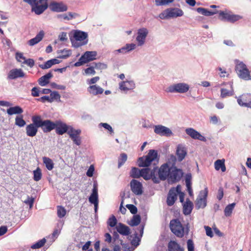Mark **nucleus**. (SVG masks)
<instances>
[{
    "label": "nucleus",
    "instance_id": "393cba45",
    "mask_svg": "<svg viewBox=\"0 0 251 251\" xmlns=\"http://www.w3.org/2000/svg\"><path fill=\"white\" fill-rule=\"evenodd\" d=\"M116 229L120 234L125 236H128L130 234V229L127 226L119 223L116 226Z\"/></svg>",
    "mask_w": 251,
    "mask_h": 251
},
{
    "label": "nucleus",
    "instance_id": "7c9ffc66",
    "mask_svg": "<svg viewBox=\"0 0 251 251\" xmlns=\"http://www.w3.org/2000/svg\"><path fill=\"white\" fill-rule=\"evenodd\" d=\"M193 204L190 200L187 199L183 206V214L185 215H189L193 209Z\"/></svg>",
    "mask_w": 251,
    "mask_h": 251
},
{
    "label": "nucleus",
    "instance_id": "2f4dec72",
    "mask_svg": "<svg viewBox=\"0 0 251 251\" xmlns=\"http://www.w3.org/2000/svg\"><path fill=\"white\" fill-rule=\"evenodd\" d=\"M169 12V16L170 18H176L182 16L183 15V11L179 8H174L172 9H168Z\"/></svg>",
    "mask_w": 251,
    "mask_h": 251
},
{
    "label": "nucleus",
    "instance_id": "58836bf2",
    "mask_svg": "<svg viewBox=\"0 0 251 251\" xmlns=\"http://www.w3.org/2000/svg\"><path fill=\"white\" fill-rule=\"evenodd\" d=\"M235 203L233 202L227 205L226 207L224 210V213L226 217H229L231 215L232 211L235 206Z\"/></svg>",
    "mask_w": 251,
    "mask_h": 251
},
{
    "label": "nucleus",
    "instance_id": "412c9836",
    "mask_svg": "<svg viewBox=\"0 0 251 251\" xmlns=\"http://www.w3.org/2000/svg\"><path fill=\"white\" fill-rule=\"evenodd\" d=\"M185 132L187 134L189 135L194 139H198L200 141H205V138L201 135L199 132L192 128H188L186 129Z\"/></svg>",
    "mask_w": 251,
    "mask_h": 251
},
{
    "label": "nucleus",
    "instance_id": "a878e982",
    "mask_svg": "<svg viewBox=\"0 0 251 251\" xmlns=\"http://www.w3.org/2000/svg\"><path fill=\"white\" fill-rule=\"evenodd\" d=\"M176 154L179 161H182L187 154L186 149L182 145L179 144L177 146Z\"/></svg>",
    "mask_w": 251,
    "mask_h": 251
},
{
    "label": "nucleus",
    "instance_id": "8fccbe9b",
    "mask_svg": "<svg viewBox=\"0 0 251 251\" xmlns=\"http://www.w3.org/2000/svg\"><path fill=\"white\" fill-rule=\"evenodd\" d=\"M174 0H155L156 6L167 5L172 3Z\"/></svg>",
    "mask_w": 251,
    "mask_h": 251
},
{
    "label": "nucleus",
    "instance_id": "72a5a7b5",
    "mask_svg": "<svg viewBox=\"0 0 251 251\" xmlns=\"http://www.w3.org/2000/svg\"><path fill=\"white\" fill-rule=\"evenodd\" d=\"M23 112V109L19 106L10 107L7 109V113L9 115L13 114H21Z\"/></svg>",
    "mask_w": 251,
    "mask_h": 251
},
{
    "label": "nucleus",
    "instance_id": "e2e57ef3",
    "mask_svg": "<svg viewBox=\"0 0 251 251\" xmlns=\"http://www.w3.org/2000/svg\"><path fill=\"white\" fill-rule=\"evenodd\" d=\"M159 17L161 19H167L170 18V16H169L168 9H167L164 12L161 13L159 15Z\"/></svg>",
    "mask_w": 251,
    "mask_h": 251
},
{
    "label": "nucleus",
    "instance_id": "680f3d73",
    "mask_svg": "<svg viewBox=\"0 0 251 251\" xmlns=\"http://www.w3.org/2000/svg\"><path fill=\"white\" fill-rule=\"evenodd\" d=\"M242 17L238 15L231 14L229 22H235L241 19Z\"/></svg>",
    "mask_w": 251,
    "mask_h": 251
},
{
    "label": "nucleus",
    "instance_id": "2eb2a0df",
    "mask_svg": "<svg viewBox=\"0 0 251 251\" xmlns=\"http://www.w3.org/2000/svg\"><path fill=\"white\" fill-rule=\"evenodd\" d=\"M54 126L55 132L58 135H63L65 133H68L70 129L66 124L60 120H57L54 122Z\"/></svg>",
    "mask_w": 251,
    "mask_h": 251
},
{
    "label": "nucleus",
    "instance_id": "473e14b6",
    "mask_svg": "<svg viewBox=\"0 0 251 251\" xmlns=\"http://www.w3.org/2000/svg\"><path fill=\"white\" fill-rule=\"evenodd\" d=\"M59 61L57 59H52L46 62L44 64L39 65V67L42 69L50 68L52 66L58 64Z\"/></svg>",
    "mask_w": 251,
    "mask_h": 251
},
{
    "label": "nucleus",
    "instance_id": "f03ea898",
    "mask_svg": "<svg viewBox=\"0 0 251 251\" xmlns=\"http://www.w3.org/2000/svg\"><path fill=\"white\" fill-rule=\"evenodd\" d=\"M235 71L238 76L245 80H251V75L246 65L243 62L238 60L235 61Z\"/></svg>",
    "mask_w": 251,
    "mask_h": 251
},
{
    "label": "nucleus",
    "instance_id": "864d4df0",
    "mask_svg": "<svg viewBox=\"0 0 251 251\" xmlns=\"http://www.w3.org/2000/svg\"><path fill=\"white\" fill-rule=\"evenodd\" d=\"M61 54L59 57L61 58H66L69 57L72 53L71 50H70L64 49L61 51Z\"/></svg>",
    "mask_w": 251,
    "mask_h": 251
},
{
    "label": "nucleus",
    "instance_id": "7ed1b4c3",
    "mask_svg": "<svg viewBox=\"0 0 251 251\" xmlns=\"http://www.w3.org/2000/svg\"><path fill=\"white\" fill-rule=\"evenodd\" d=\"M169 159L173 162V164L171 167L170 173L168 178L174 182L178 181L182 176V171L174 166L176 161V157L175 155H171Z\"/></svg>",
    "mask_w": 251,
    "mask_h": 251
},
{
    "label": "nucleus",
    "instance_id": "79ce46f5",
    "mask_svg": "<svg viewBox=\"0 0 251 251\" xmlns=\"http://www.w3.org/2000/svg\"><path fill=\"white\" fill-rule=\"evenodd\" d=\"M233 95V91H229L225 88H222L221 89V96L220 97L224 99L227 97L232 96Z\"/></svg>",
    "mask_w": 251,
    "mask_h": 251
},
{
    "label": "nucleus",
    "instance_id": "ddd939ff",
    "mask_svg": "<svg viewBox=\"0 0 251 251\" xmlns=\"http://www.w3.org/2000/svg\"><path fill=\"white\" fill-rule=\"evenodd\" d=\"M208 192L207 187L200 192L196 201V206L198 207V208H204L206 206Z\"/></svg>",
    "mask_w": 251,
    "mask_h": 251
},
{
    "label": "nucleus",
    "instance_id": "4c0bfd02",
    "mask_svg": "<svg viewBox=\"0 0 251 251\" xmlns=\"http://www.w3.org/2000/svg\"><path fill=\"white\" fill-rule=\"evenodd\" d=\"M79 15L76 13L69 12L68 15L66 14L58 15V18L62 19L65 20H70L73 18L78 17Z\"/></svg>",
    "mask_w": 251,
    "mask_h": 251
},
{
    "label": "nucleus",
    "instance_id": "39448f33",
    "mask_svg": "<svg viewBox=\"0 0 251 251\" xmlns=\"http://www.w3.org/2000/svg\"><path fill=\"white\" fill-rule=\"evenodd\" d=\"M74 39H71L72 45L75 48H78L87 43V34L84 32L76 31L74 35Z\"/></svg>",
    "mask_w": 251,
    "mask_h": 251
},
{
    "label": "nucleus",
    "instance_id": "a18cd8bd",
    "mask_svg": "<svg viewBox=\"0 0 251 251\" xmlns=\"http://www.w3.org/2000/svg\"><path fill=\"white\" fill-rule=\"evenodd\" d=\"M141 222V217L139 215H136L133 216L132 219L131 220L130 223L129 225L131 226H138Z\"/></svg>",
    "mask_w": 251,
    "mask_h": 251
},
{
    "label": "nucleus",
    "instance_id": "09e8293b",
    "mask_svg": "<svg viewBox=\"0 0 251 251\" xmlns=\"http://www.w3.org/2000/svg\"><path fill=\"white\" fill-rule=\"evenodd\" d=\"M127 156L125 153L121 154L118 159V168H120L127 160Z\"/></svg>",
    "mask_w": 251,
    "mask_h": 251
},
{
    "label": "nucleus",
    "instance_id": "f3484780",
    "mask_svg": "<svg viewBox=\"0 0 251 251\" xmlns=\"http://www.w3.org/2000/svg\"><path fill=\"white\" fill-rule=\"evenodd\" d=\"M131 190L137 195H141L143 193V187L141 182L136 179H132L130 183Z\"/></svg>",
    "mask_w": 251,
    "mask_h": 251
},
{
    "label": "nucleus",
    "instance_id": "c85d7f7f",
    "mask_svg": "<svg viewBox=\"0 0 251 251\" xmlns=\"http://www.w3.org/2000/svg\"><path fill=\"white\" fill-rule=\"evenodd\" d=\"M53 76L51 72L42 76L38 79V83L41 86H44L49 83V79Z\"/></svg>",
    "mask_w": 251,
    "mask_h": 251
},
{
    "label": "nucleus",
    "instance_id": "6ab92c4d",
    "mask_svg": "<svg viewBox=\"0 0 251 251\" xmlns=\"http://www.w3.org/2000/svg\"><path fill=\"white\" fill-rule=\"evenodd\" d=\"M89 201L90 203L94 204L95 210L96 212L98 207L99 200L98 188L96 185H94L92 193L89 198Z\"/></svg>",
    "mask_w": 251,
    "mask_h": 251
},
{
    "label": "nucleus",
    "instance_id": "0e129e2a",
    "mask_svg": "<svg viewBox=\"0 0 251 251\" xmlns=\"http://www.w3.org/2000/svg\"><path fill=\"white\" fill-rule=\"evenodd\" d=\"M16 58L18 61L22 63L24 61H25V57L24 56L22 53L17 52L16 54Z\"/></svg>",
    "mask_w": 251,
    "mask_h": 251
},
{
    "label": "nucleus",
    "instance_id": "6e6552de",
    "mask_svg": "<svg viewBox=\"0 0 251 251\" xmlns=\"http://www.w3.org/2000/svg\"><path fill=\"white\" fill-rule=\"evenodd\" d=\"M97 55V52L95 51H86L79 59L78 61L75 63V66H80L86 63L96 59Z\"/></svg>",
    "mask_w": 251,
    "mask_h": 251
},
{
    "label": "nucleus",
    "instance_id": "1a4fd4ad",
    "mask_svg": "<svg viewBox=\"0 0 251 251\" xmlns=\"http://www.w3.org/2000/svg\"><path fill=\"white\" fill-rule=\"evenodd\" d=\"M181 187L177 185L176 187H172L169 190L167 198V204L168 206H172L177 200L178 193L180 192Z\"/></svg>",
    "mask_w": 251,
    "mask_h": 251
},
{
    "label": "nucleus",
    "instance_id": "de8ad7c7",
    "mask_svg": "<svg viewBox=\"0 0 251 251\" xmlns=\"http://www.w3.org/2000/svg\"><path fill=\"white\" fill-rule=\"evenodd\" d=\"M26 123L23 119V116L20 115V116H17L15 118V125L19 126V127H23L25 125Z\"/></svg>",
    "mask_w": 251,
    "mask_h": 251
},
{
    "label": "nucleus",
    "instance_id": "e433bc0d",
    "mask_svg": "<svg viewBox=\"0 0 251 251\" xmlns=\"http://www.w3.org/2000/svg\"><path fill=\"white\" fill-rule=\"evenodd\" d=\"M135 48V45L134 44H127L126 45L120 49L119 50H116V51L119 53H125L127 52L130 50H134Z\"/></svg>",
    "mask_w": 251,
    "mask_h": 251
},
{
    "label": "nucleus",
    "instance_id": "4468645a",
    "mask_svg": "<svg viewBox=\"0 0 251 251\" xmlns=\"http://www.w3.org/2000/svg\"><path fill=\"white\" fill-rule=\"evenodd\" d=\"M238 104L241 106H244L251 108V94L245 93L237 98Z\"/></svg>",
    "mask_w": 251,
    "mask_h": 251
},
{
    "label": "nucleus",
    "instance_id": "4d7b16f0",
    "mask_svg": "<svg viewBox=\"0 0 251 251\" xmlns=\"http://www.w3.org/2000/svg\"><path fill=\"white\" fill-rule=\"evenodd\" d=\"M126 207L129 210L132 214H135L137 213V208L135 205L133 204H127Z\"/></svg>",
    "mask_w": 251,
    "mask_h": 251
},
{
    "label": "nucleus",
    "instance_id": "c756f323",
    "mask_svg": "<svg viewBox=\"0 0 251 251\" xmlns=\"http://www.w3.org/2000/svg\"><path fill=\"white\" fill-rule=\"evenodd\" d=\"M44 31L42 30L40 31L39 33L37 34L34 38L29 40L28 41V44L30 46H32L37 44L42 40L43 38L44 37Z\"/></svg>",
    "mask_w": 251,
    "mask_h": 251
},
{
    "label": "nucleus",
    "instance_id": "20e7f679",
    "mask_svg": "<svg viewBox=\"0 0 251 251\" xmlns=\"http://www.w3.org/2000/svg\"><path fill=\"white\" fill-rule=\"evenodd\" d=\"M157 156V151L154 150H151L146 156L139 158L138 160V166L139 167H149L151 165V162L156 158Z\"/></svg>",
    "mask_w": 251,
    "mask_h": 251
},
{
    "label": "nucleus",
    "instance_id": "c03bdc74",
    "mask_svg": "<svg viewBox=\"0 0 251 251\" xmlns=\"http://www.w3.org/2000/svg\"><path fill=\"white\" fill-rule=\"evenodd\" d=\"M219 15V18L221 20H226L227 21H229L230 17L231 16V14L224 12L222 11H218Z\"/></svg>",
    "mask_w": 251,
    "mask_h": 251
},
{
    "label": "nucleus",
    "instance_id": "338daca9",
    "mask_svg": "<svg viewBox=\"0 0 251 251\" xmlns=\"http://www.w3.org/2000/svg\"><path fill=\"white\" fill-rule=\"evenodd\" d=\"M40 91L37 87H33L31 89V95L33 97H38L39 96Z\"/></svg>",
    "mask_w": 251,
    "mask_h": 251
},
{
    "label": "nucleus",
    "instance_id": "f8f14e48",
    "mask_svg": "<svg viewBox=\"0 0 251 251\" xmlns=\"http://www.w3.org/2000/svg\"><path fill=\"white\" fill-rule=\"evenodd\" d=\"M81 132L80 129H75L73 127H71L68 131V134L70 138L74 143L77 146H79L81 144V139L80 136Z\"/></svg>",
    "mask_w": 251,
    "mask_h": 251
},
{
    "label": "nucleus",
    "instance_id": "f257e3e1",
    "mask_svg": "<svg viewBox=\"0 0 251 251\" xmlns=\"http://www.w3.org/2000/svg\"><path fill=\"white\" fill-rule=\"evenodd\" d=\"M154 168L156 169L155 176L153 175L154 183H158L161 180H165L169 177L171 169L169 162L162 164L159 169L157 167H154Z\"/></svg>",
    "mask_w": 251,
    "mask_h": 251
},
{
    "label": "nucleus",
    "instance_id": "6e6d98bb",
    "mask_svg": "<svg viewBox=\"0 0 251 251\" xmlns=\"http://www.w3.org/2000/svg\"><path fill=\"white\" fill-rule=\"evenodd\" d=\"M92 65L94 66V68H96L97 69H100V70L104 69H106L107 67L106 65H105L103 63H100V62H99V63L94 62L92 63Z\"/></svg>",
    "mask_w": 251,
    "mask_h": 251
},
{
    "label": "nucleus",
    "instance_id": "69168bd1",
    "mask_svg": "<svg viewBox=\"0 0 251 251\" xmlns=\"http://www.w3.org/2000/svg\"><path fill=\"white\" fill-rule=\"evenodd\" d=\"M37 100L38 101H41L42 102H45L46 101H48L49 102H51L50 100V96H44L39 99H37Z\"/></svg>",
    "mask_w": 251,
    "mask_h": 251
},
{
    "label": "nucleus",
    "instance_id": "dca6fc26",
    "mask_svg": "<svg viewBox=\"0 0 251 251\" xmlns=\"http://www.w3.org/2000/svg\"><path fill=\"white\" fill-rule=\"evenodd\" d=\"M49 7L51 11L56 12H65L68 10L67 5L62 2H51L49 5Z\"/></svg>",
    "mask_w": 251,
    "mask_h": 251
},
{
    "label": "nucleus",
    "instance_id": "774afa93",
    "mask_svg": "<svg viewBox=\"0 0 251 251\" xmlns=\"http://www.w3.org/2000/svg\"><path fill=\"white\" fill-rule=\"evenodd\" d=\"M34 201V199L33 198L28 197L27 200H25L24 202L27 204H28L30 207H31L33 206Z\"/></svg>",
    "mask_w": 251,
    "mask_h": 251
},
{
    "label": "nucleus",
    "instance_id": "aec40b11",
    "mask_svg": "<svg viewBox=\"0 0 251 251\" xmlns=\"http://www.w3.org/2000/svg\"><path fill=\"white\" fill-rule=\"evenodd\" d=\"M25 76V74L21 69H13L9 72L7 78L9 79H15Z\"/></svg>",
    "mask_w": 251,
    "mask_h": 251
},
{
    "label": "nucleus",
    "instance_id": "4be33fe9",
    "mask_svg": "<svg viewBox=\"0 0 251 251\" xmlns=\"http://www.w3.org/2000/svg\"><path fill=\"white\" fill-rule=\"evenodd\" d=\"M156 169L153 168L150 170L149 168H144L141 170V176L143 177L145 180L151 179L153 181V175L155 176Z\"/></svg>",
    "mask_w": 251,
    "mask_h": 251
},
{
    "label": "nucleus",
    "instance_id": "a19ab883",
    "mask_svg": "<svg viewBox=\"0 0 251 251\" xmlns=\"http://www.w3.org/2000/svg\"><path fill=\"white\" fill-rule=\"evenodd\" d=\"M43 160L48 170L50 171L53 169L54 164L51 159L49 157H44L43 158Z\"/></svg>",
    "mask_w": 251,
    "mask_h": 251
},
{
    "label": "nucleus",
    "instance_id": "9d476101",
    "mask_svg": "<svg viewBox=\"0 0 251 251\" xmlns=\"http://www.w3.org/2000/svg\"><path fill=\"white\" fill-rule=\"evenodd\" d=\"M31 120L32 123L26 126L25 127V131L27 136L29 137H34L37 134L38 129L39 126L36 124V121H37L36 115L32 117Z\"/></svg>",
    "mask_w": 251,
    "mask_h": 251
},
{
    "label": "nucleus",
    "instance_id": "b1692460",
    "mask_svg": "<svg viewBox=\"0 0 251 251\" xmlns=\"http://www.w3.org/2000/svg\"><path fill=\"white\" fill-rule=\"evenodd\" d=\"M148 33V32L146 28H143L139 29L136 37V40L138 42V45L141 46L144 44Z\"/></svg>",
    "mask_w": 251,
    "mask_h": 251
},
{
    "label": "nucleus",
    "instance_id": "c9c22d12",
    "mask_svg": "<svg viewBox=\"0 0 251 251\" xmlns=\"http://www.w3.org/2000/svg\"><path fill=\"white\" fill-rule=\"evenodd\" d=\"M197 11L202 15L207 16H212L218 13V11L217 10L211 11L202 7L198 8Z\"/></svg>",
    "mask_w": 251,
    "mask_h": 251
},
{
    "label": "nucleus",
    "instance_id": "0eeeda50",
    "mask_svg": "<svg viewBox=\"0 0 251 251\" xmlns=\"http://www.w3.org/2000/svg\"><path fill=\"white\" fill-rule=\"evenodd\" d=\"M36 117L37 120L36 124L42 128L44 132H49L54 129V122L50 120L43 121L39 115H36Z\"/></svg>",
    "mask_w": 251,
    "mask_h": 251
},
{
    "label": "nucleus",
    "instance_id": "cd10ccee",
    "mask_svg": "<svg viewBox=\"0 0 251 251\" xmlns=\"http://www.w3.org/2000/svg\"><path fill=\"white\" fill-rule=\"evenodd\" d=\"M88 91L93 95H98L103 93L104 90L97 85H90L87 88Z\"/></svg>",
    "mask_w": 251,
    "mask_h": 251
},
{
    "label": "nucleus",
    "instance_id": "3c124183",
    "mask_svg": "<svg viewBox=\"0 0 251 251\" xmlns=\"http://www.w3.org/2000/svg\"><path fill=\"white\" fill-rule=\"evenodd\" d=\"M46 242V240L45 238H43L32 245L31 247L32 249H39L43 247Z\"/></svg>",
    "mask_w": 251,
    "mask_h": 251
},
{
    "label": "nucleus",
    "instance_id": "bf43d9fd",
    "mask_svg": "<svg viewBox=\"0 0 251 251\" xmlns=\"http://www.w3.org/2000/svg\"><path fill=\"white\" fill-rule=\"evenodd\" d=\"M94 69L95 68L94 67V66L92 65V66L85 69L84 71L85 74L87 75H95L96 74V72Z\"/></svg>",
    "mask_w": 251,
    "mask_h": 251
},
{
    "label": "nucleus",
    "instance_id": "603ef678",
    "mask_svg": "<svg viewBox=\"0 0 251 251\" xmlns=\"http://www.w3.org/2000/svg\"><path fill=\"white\" fill-rule=\"evenodd\" d=\"M117 220L114 215H112L108 220L107 224L111 227H114L117 225Z\"/></svg>",
    "mask_w": 251,
    "mask_h": 251
},
{
    "label": "nucleus",
    "instance_id": "5701e85b",
    "mask_svg": "<svg viewBox=\"0 0 251 251\" xmlns=\"http://www.w3.org/2000/svg\"><path fill=\"white\" fill-rule=\"evenodd\" d=\"M135 87V83L133 81H123L119 84L120 90L125 92L133 89Z\"/></svg>",
    "mask_w": 251,
    "mask_h": 251
},
{
    "label": "nucleus",
    "instance_id": "37998d69",
    "mask_svg": "<svg viewBox=\"0 0 251 251\" xmlns=\"http://www.w3.org/2000/svg\"><path fill=\"white\" fill-rule=\"evenodd\" d=\"M57 214L59 218H62L66 215V210L62 206L58 205L57 206Z\"/></svg>",
    "mask_w": 251,
    "mask_h": 251
},
{
    "label": "nucleus",
    "instance_id": "052dcab7",
    "mask_svg": "<svg viewBox=\"0 0 251 251\" xmlns=\"http://www.w3.org/2000/svg\"><path fill=\"white\" fill-rule=\"evenodd\" d=\"M187 248L188 251H194V245L192 240L189 239L187 242Z\"/></svg>",
    "mask_w": 251,
    "mask_h": 251
},
{
    "label": "nucleus",
    "instance_id": "13d9d810",
    "mask_svg": "<svg viewBox=\"0 0 251 251\" xmlns=\"http://www.w3.org/2000/svg\"><path fill=\"white\" fill-rule=\"evenodd\" d=\"M22 63L26 64L30 68L33 67L35 64L34 60L31 58L25 59V61L22 62Z\"/></svg>",
    "mask_w": 251,
    "mask_h": 251
},
{
    "label": "nucleus",
    "instance_id": "9b49d317",
    "mask_svg": "<svg viewBox=\"0 0 251 251\" xmlns=\"http://www.w3.org/2000/svg\"><path fill=\"white\" fill-rule=\"evenodd\" d=\"M189 89V86L188 84L179 83L169 86L168 88V91L171 93H184L187 92Z\"/></svg>",
    "mask_w": 251,
    "mask_h": 251
},
{
    "label": "nucleus",
    "instance_id": "f704fd0d",
    "mask_svg": "<svg viewBox=\"0 0 251 251\" xmlns=\"http://www.w3.org/2000/svg\"><path fill=\"white\" fill-rule=\"evenodd\" d=\"M215 169L217 171L220 169L223 172L226 170V167L225 164V159H218L214 163Z\"/></svg>",
    "mask_w": 251,
    "mask_h": 251
},
{
    "label": "nucleus",
    "instance_id": "bb28decb",
    "mask_svg": "<svg viewBox=\"0 0 251 251\" xmlns=\"http://www.w3.org/2000/svg\"><path fill=\"white\" fill-rule=\"evenodd\" d=\"M168 251H184V248L176 241L171 240L168 244Z\"/></svg>",
    "mask_w": 251,
    "mask_h": 251
},
{
    "label": "nucleus",
    "instance_id": "ea45409f",
    "mask_svg": "<svg viewBox=\"0 0 251 251\" xmlns=\"http://www.w3.org/2000/svg\"><path fill=\"white\" fill-rule=\"evenodd\" d=\"M141 170L136 167H132L130 172V176L134 178H138L141 176Z\"/></svg>",
    "mask_w": 251,
    "mask_h": 251
},
{
    "label": "nucleus",
    "instance_id": "423d86ee",
    "mask_svg": "<svg viewBox=\"0 0 251 251\" xmlns=\"http://www.w3.org/2000/svg\"><path fill=\"white\" fill-rule=\"evenodd\" d=\"M170 227L171 231L177 237L182 238L184 235V228L178 219L170 221Z\"/></svg>",
    "mask_w": 251,
    "mask_h": 251
},
{
    "label": "nucleus",
    "instance_id": "a211bd4d",
    "mask_svg": "<svg viewBox=\"0 0 251 251\" xmlns=\"http://www.w3.org/2000/svg\"><path fill=\"white\" fill-rule=\"evenodd\" d=\"M154 131L160 136H170L172 134V131L169 128L160 125L155 126Z\"/></svg>",
    "mask_w": 251,
    "mask_h": 251
},
{
    "label": "nucleus",
    "instance_id": "49530a36",
    "mask_svg": "<svg viewBox=\"0 0 251 251\" xmlns=\"http://www.w3.org/2000/svg\"><path fill=\"white\" fill-rule=\"evenodd\" d=\"M42 178V172L41 169L38 167L33 171V179L36 181H39Z\"/></svg>",
    "mask_w": 251,
    "mask_h": 251
},
{
    "label": "nucleus",
    "instance_id": "5fc2aeb1",
    "mask_svg": "<svg viewBox=\"0 0 251 251\" xmlns=\"http://www.w3.org/2000/svg\"><path fill=\"white\" fill-rule=\"evenodd\" d=\"M50 98L51 102H52L54 100H59L60 98V96L57 92L54 91L53 92L50 93Z\"/></svg>",
    "mask_w": 251,
    "mask_h": 251
}]
</instances>
